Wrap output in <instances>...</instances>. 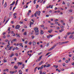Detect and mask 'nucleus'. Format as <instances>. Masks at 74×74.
Wrapping results in <instances>:
<instances>
[{
    "instance_id": "f257e3e1",
    "label": "nucleus",
    "mask_w": 74,
    "mask_h": 74,
    "mask_svg": "<svg viewBox=\"0 0 74 74\" xmlns=\"http://www.w3.org/2000/svg\"><path fill=\"white\" fill-rule=\"evenodd\" d=\"M35 34L36 36H38V29L37 28L35 29Z\"/></svg>"
},
{
    "instance_id": "f03ea898",
    "label": "nucleus",
    "mask_w": 74,
    "mask_h": 74,
    "mask_svg": "<svg viewBox=\"0 0 74 74\" xmlns=\"http://www.w3.org/2000/svg\"><path fill=\"white\" fill-rule=\"evenodd\" d=\"M69 42V41H66L65 42H59V45H62L63 44H66V43H68Z\"/></svg>"
},
{
    "instance_id": "7ed1b4c3",
    "label": "nucleus",
    "mask_w": 74,
    "mask_h": 74,
    "mask_svg": "<svg viewBox=\"0 0 74 74\" xmlns=\"http://www.w3.org/2000/svg\"><path fill=\"white\" fill-rule=\"evenodd\" d=\"M20 25H17L15 27V29H19V28H20Z\"/></svg>"
},
{
    "instance_id": "20e7f679",
    "label": "nucleus",
    "mask_w": 74,
    "mask_h": 74,
    "mask_svg": "<svg viewBox=\"0 0 74 74\" xmlns=\"http://www.w3.org/2000/svg\"><path fill=\"white\" fill-rule=\"evenodd\" d=\"M38 11H36L35 13L34 14V16H35V17H37V15H37V14H38Z\"/></svg>"
},
{
    "instance_id": "39448f33",
    "label": "nucleus",
    "mask_w": 74,
    "mask_h": 74,
    "mask_svg": "<svg viewBox=\"0 0 74 74\" xmlns=\"http://www.w3.org/2000/svg\"><path fill=\"white\" fill-rule=\"evenodd\" d=\"M17 64H18V65H22V64H23V63L22 62H18Z\"/></svg>"
},
{
    "instance_id": "423d86ee",
    "label": "nucleus",
    "mask_w": 74,
    "mask_h": 74,
    "mask_svg": "<svg viewBox=\"0 0 74 74\" xmlns=\"http://www.w3.org/2000/svg\"><path fill=\"white\" fill-rule=\"evenodd\" d=\"M15 3V1H13L12 3L10 5V6H11V5H13Z\"/></svg>"
},
{
    "instance_id": "0eeeda50",
    "label": "nucleus",
    "mask_w": 74,
    "mask_h": 74,
    "mask_svg": "<svg viewBox=\"0 0 74 74\" xmlns=\"http://www.w3.org/2000/svg\"><path fill=\"white\" fill-rule=\"evenodd\" d=\"M32 44L33 45H36V42L33 41L32 42Z\"/></svg>"
},
{
    "instance_id": "6e6552de",
    "label": "nucleus",
    "mask_w": 74,
    "mask_h": 74,
    "mask_svg": "<svg viewBox=\"0 0 74 74\" xmlns=\"http://www.w3.org/2000/svg\"><path fill=\"white\" fill-rule=\"evenodd\" d=\"M12 15V12H10L9 13V16H11Z\"/></svg>"
},
{
    "instance_id": "1a4fd4ad",
    "label": "nucleus",
    "mask_w": 74,
    "mask_h": 74,
    "mask_svg": "<svg viewBox=\"0 0 74 74\" xmlns=\"http://www.w3.org/2000/svg\"><path fill=\"white\" fill-rule=\"evenodd\" d=\"M40 34H44V32L42 31V30H40Z\"/></svg>"
},
{
    "instance_id": "9d476101",
    "label": "nucleus",
    "mask_w": 74,
    "mask_h": 74,
    "mask_svg": "<svg viewBox=\"0 0 74 74\" xmlns=\"http://www.w3.org/2000/svg\"><path fill=\"white\" fill-rule=\"evenodd\" d=\"M13 56H14V53H12L11 55H10V57H12Z\"/></svg>"
},
{
    "instance_id": "9b49d317",
    "label": "nucleus",
    "mask_w": 74,
    "mask_h": 74,
    "mask_svg": "<svg viewBox=\"0 0 74 74\" xmlns=\"http://www.w3.org/2000/svg\"><path fill=\"white\" fill-rule=\"evenodd\" d=\"M53 47H52L51 48H50V49H49L48 51H51V50H52V49H53Z\"/></svg>"
},
{
    "instance_id": "f8f14e48",
    "label": "nucleus",
    "mask_w": 74,
    "mask_h": 74,
    "mask_svg": "<svg viewBox=\"0 0 74 74\" xmlns=\"http://www.w3.org/2000/svg\"><path fill=\"white\" fill-rule=\"evenodd\" d=\"M31 12H32V11L30 10H29V12L27 13V15H29V14H30V13H31Z\"/></svg>"
},
{
    "instance_id": "ddd939ff",
    "label": "nucleus",
    "mask_w": 74,
    "mask_h": 74,
    "mask_svg": "<svg viewBox=\"0 0 74 74\" xmlns=\"http://www.w3.org/2000/svg\"><path fill=\"white\" fill-rule=\"evenodd\" d=\"M73 37V35H71L69 37V38H72Z\"/></svg>"
},
{
    "instance_id": "4468645a",
    "label": "nucleus",
    "mask_w": 74,
    "mask_h": 74,
    "mask_svg": "<svg viewBox=\"0 0 74 74\" xmlns=\"http://www.w3.org/2000/svg\"><path fill=\"white\" fill-rule=\"evenodd\" d=\"M22 65L23 67L21 68V69H23V68H24V67H25V64H23Z\"/></svg>"
},
{
    "instance_id": "2eb2a0df",
    "label": "nucleus",
    "mask_w": 74,
    "mask_h": 74,
    "mask_svg": "<svg viewBox=\"0 0 74 74\" xmlns=\"http://www.w3.org/2000/svg\"><path fill=\"white\" fill-rule=\"evenodd\" d=\"M12 48H13V47L12 46H11L10 47V48H9V50H11V49H12Z\"/></svg>"
},
{
    "instance_id": "dca6fc26",
    "label": "nucleus",
    "mask_w": 74,
    "mask_h": 74,
    "mask_svg": "<svg viewBox=\"0 0 74 74\" xmlns=\"http://www.w3.org/2000/svg\"><path fill=\"white\" fill-rule=\"evenodd\" d=\"M4 6H5L4 8H5V7H7V3L6 2L5 3Z\"/></svg>"
},
{
    "instance_id": "f3484780",
    "label": "nucleus",
    "mask_w": 74,
    "mask_h": 74,
    "mask_svg": "<svg viewBox=\"0 0 74 74\" xmlns=\"http://www.w3.org/2000/svg\"><path fill=\"white\" fill-rule=\"evenodd\" d=\"M50 66H51V65L48 64L47 65H46V67H50Z\"/></svg>"
},
{
    "instance_id": "a211bd4d",
    "label": "nucleus",
    "mask_w": 74,
    "mask_h": 74,
    "mask_svg": "<svg viewBox=\"0 0 74 74\" xmlns=\"http://www.w3.org/2000/svg\"><path fill=\"white\" fill-rule=\"evenodd\" d=\"M43 63V61H41L39 64V65H41Z\"/></svg>"
},
{
    "instance_id": "6ab92c4d",
    "label": "nucleus",
    "mask_w": 74,
    "mask_h": 74,
    "mask_svg": "<svg viewBox=\"0 0 74 74\" xmlns=\"http://www.w3.org/2000/svg\"><path fill=\"white\" fill-rule=\"evenodd\" d=\"M18 72L19 73H22V70H19L18 71Z\"/></svg>"
},
{
    "instance_id": "aec40b11",
    "label": "nucleus",
    "mask_w": 74,
    "mask_h": 74,
    "mask_svg": "<svg viewBox=\"0 0 74 74\" xmlns=\"http://www.w3.org/2000/svg\"><path fill=\"white\" fill-rule=\"evenodd\" d=\"M3 61L4 63H5V62H7V60H3Z\"/></svg>"
},
{
    "instance_id": "412c9836",
    "label": "nucleus",
    "mask_w": 74,
    "mask_h": 74,
    "mask_svg": "<svg viewBox=\"0 0 74 74\" xmlns=\"http://www.w3.org/2000/svg\"><path fill=\"white\" fill-rule=\"evenodd\" d=\"M10 73L11 74H14V72L13 71H10Z\"/></svg>"
},
{
    "instance_id": "4be33fe9",
    "label": "nucleus",
    "mask_w": 74,
    "mask_h": 74,
    "mask_svg": "<svg viewBox=\"0 0 74 74\" xmlns=\"http://www.w3.org/2000/svg\"><path fill=\"white\" fill-rule=\"evenodd\" d=\"M53 66L54 67H55L56 69H57V68L58 67V66H56V65H54Z\"/></svg>"
},
{
    "instance_id": "5701e85b",
    "label": "nucleus",
    "mask_w": 74,
    "mask_h": 74,
    "mask_svg": "<svg viewBox=\"0 0 74 74\" xmlns=\"http://www.w3.org/2000/svg\"><path fill=\"white\" fill-rule=\"evenodd\" d=\"M27 42H28V41H27V40H26L25 41V43L26 44H27Z\"/></svg>"
},
{
    "instance_id": "b1692460",
    "label": "nucleus",
    "mask_w": 74,
    "mask_h": 74,
    "mask_svg": "<svg viewBox=\"0 0 74 74\" xmlns=\"http://www.w3.org/2000/svg\"><path fill=\"white\" fill-rule=\"evenodd\" d=\"M71 33L70 32H69L68 33H67V35H68V36L69 35V34H70Z\"/></svg>"
},
{
    "instance_id": "393cba45",
    "label": "nucleus",
    "mask_w": 74,
    "mask_h": 74,
    "mask_svg": "<svg viewBox=\"0 0 74 74\" xmlns=\"http://www.w3.org/2000/svg\"><path fill=\"white\" fill-rule=\"evenodd\" d=\"M16 40H17V39H13V41H16Z\"/></svg>"
},
{
    "instance_id": "a878e982",
    "label": "nucleus",
    "mask_w": 74,
    "mask_h": 74,
    "mask_svg": "<svg viewBox=\"0 0 74 74\" xmlns=\"http://www.w3.org/2000/svg\"><path fill=\"white\" fill-rule=\"evenodd\" d=\"M51 30L48 31V32H49V33H51L52 32V30L51 29Z\"/></svg>"
},
{
    "instance_id": "bb28decb",
    "label": "nucleus",
    "mask_w": 74,
    "mask_h": 74,
    "mask_svg": "<svg viewBox=\"0 0 74 74\" xmlns=\"http://www.w3.org/2000/svg\"><path fill=\"white\" fill-rule=\"evenodd\" d=\"M69 12H73V10H71V9H70V10H69Z\"/></svg>"
},
{
    "instance_id": "cd10ccee",
    "label": "nucleus",
    "mask_w": 74,
    "mask_h": 74,
    "mask_svg": "<svg viewBox=\"0 0 74 74\" xmlns=\"http://www.w3.org/2000/svg\"><path fill=\"white\" fill-rule=\"evenodd\" d=\"M38 70H42V69H41V68L40 67H39L38 68Z\"/></svg>"
},
{
    "instance_id": "c85d7f7f",
    "label": "nucleus",
    "mask_w": 74,
    "mask_h": 74,
    "mask_svg": "<svg viewBox=\"0 0 74 74\" xmlns=\"http://www.w3.org/2000/svg\"><path fill=\"white\" fill-rule=\"evenodd\" d=\"M67 6L68 7H69V5H70V3L69 2H68L67 3Z\"/></svg>"
},
{
    "instance_id": "c756f323",
    "label": "nucleus",
    "mask_w": 74,
    "mask_h": 74,
    "mask_svg": "<svg viewBox=\"0 0 74 74\" xmlns=\"http://www.w3.org/2000/svg\"><path fill=\"white\" fill-rule=\"evenodd\" d=\"M32 39H33L34 38V37H35V36H32Z\"/></svg>"
},
{
    "instance_id": "7c9ffc66",
    "label": "nucleus",
    "mask_w": 74,
    "mask_h": 74,
    "mask_svg": "<svg viewBox=\"0 0 74 74\" xmlns=\"http://www.w3.org/2000/svg\"><path fill=\"white\" fill-rule=\"evenodd\" d=\"M16 35H17V37H19V38L20 37V36H19V35L18 34H16Z\"/></svg>"
},
{
    "instance_id": "2f4dec72",
    "label": "nucleus",
    "mask_w": 74,
    "mask_h": 74,
    "mask_svg": "<svg viewBox=\"0 0 74 74\" xmlns=\"http://www.w3.org/2000/svg\"><path fill=\"white\" fill-rule=\"evenodd\" d=\"M51 53V52H49L47 54H46V56H47V55H49V53Z\"/></svg>"
},
{
    "instance_id": "473e14b6",
    "label": "nucleus",
    "mask_w": 74,
    "mask_h": 74,
    "mask_svg": "<svg viewBox=\"0 0 74 74\" xmlns=\"http://www.w3.org/2000/svg\"><path fill=\"white\" fill-rule=\"evenodd\" d=\"M10 29H11V28L10 27H9L8 28V31H10Z\"/></svg>"
},
{
    "instance_id": "72a5a7b5",
    "label": "nucleus",
    "mask_w": 74,
    "mask_h": 74,
    "mask_svg": "<svg viewBox=\"0 0 74 74\" xmlns=\"http://www.w3.org/2000/svg\"><path fill=\"white\" fill-rule=\"evenodd\" d=\"M62 4H64V5H65L66 4V3H64V1H63Z\"/></svg>"
},
{
    "instance_id": "f704fd0d",
    "label": "nucleus",
    "mask_w": 74,
    "mask_h": 74,
    "mask_svg": "<svg viewBox=\"0 0 74 74\" xmlns=\"http://www.w3.org/2000/svg\"><path fill=\"white\" fill-rule=\"evenodd\" d=\"M5 70H6V71L8 72V71H9V70H8V69H6Z\"/></svg>"
},
{
    "instance_id": "c9c22d12",
    "label": "nucleus",
    "mask_w": 74,
    "mask_h": 74,
    "mask_svg": "<svg viewBox=\"0 0 74 74\" xmlns=\"http://www.w3.org/2000/svg\"><path fill=\"white\" fill-rule=\"evenodd\" d=\"M13 71L14 73H16V72H17V71L16 70V71Z\"/></svg>"
},
{
    "instance_id": "e433bc0d",
    "label": "nucleus",
    "mask_w": 74,
    "mask_h": 74,
    "mask_svg": "<svg viewBox=\"0 0 74 74\" xmlns=\"http://www.w3.org/2000/svg\"><path fill=\"white\" fill-rule=\"evenodd\" d=\"M39 73H40V74H42V70L40 71H39Z\"/></svg>"
},
{
    "instance_id": "4c0bfd02",
    "label": "nucleus",
    "mask_w": 74,
    "mask_h": 74,
    "mask_svg": "<svg viewBox=\"0 0 74 74\" xmlns=\"http://www.w3.org/2000/svg\"><path fill=\"white\" fill-rule=\"evenodd\" d=\"M7 47L8 48H10V45H7Z\"/></svg>"
},
{
    "instance_id": "58836bf2",
    "label": "nucleus",
    "mask_w": 74,
    "mask_h": 74,
    "mask_svg": "<svg viewBox=\"0 0 74 74\" xmlns=\"http://www.w3.org/2000/svg\"><path fill=\"white\" fill-rule=\"evenodd\" d=\"M8 45H10V40H8Z\"/></svg>"
},
{
    "instance_id": "ea45409f",
    "label": "nucleus",
    "mask_w": 74,
    "mask_h": 74,
    "mask_svg": "<svg viewBox=\"0 0 74 74\" xmlns=\"http://www.w3.org/2000/svg\"><path fill=\"white\" fill-rule=\"evenodd\" d=\"M33 22H30V24H31V25H33Z\"/></svg>"
},
{
    "instance_id": "a19ab883",
    "label": "nucleus",
    "mask_w": 74,
    "mask_h": 74,
    "mask_svg": "<svg viewBox=\"0 0 74 74\" xmlns=\"http://www.w3.org/2000/svg\"><path fill=\"white\" fill-rule=\"evenodd\" d=\"M38 5H36V8H38Z\"/></svg>"
},
{
    "instance_id": "79ce46f5",
    "label": "nucleus",
    "mask_w": 74,
    "mask_h": 74,
    "mask_svg": "<svg viewBox=\"0 0 74 74\" xmlns=\"http://www.w3.org/2000/svg\"><path fill=\"white\" fill-rule=\"evenodd\" d=\"M15 8H16V7H15L13 8V11H14V10H15Z\"/></svg>"
},
{
    "instance_id": "37998d69",
    "label": "nucleus",
    "mask_w": 74,
    "mask_h": 74,
    "mask_svg": "<svg viewBox=\"0 0 74 74\" xmlns=\"http://www.w3.org/2000/svg\"><path fill=\"white\" fill-rule=\"evenodd\" d=\"M36 0H34V1H33L34 4H36Z\"/></svg>"
},
{
    "instance_id": "c03bdc74",
    "label": "nucleus",
    "mask_w": 74,
    "mask_h": 74,
    "mask_svg": "<svg viewBox=\"0 0 74 74\" xmlns=\"http://www.w3.org/2000/svg\"><path fill=\"white\" fill-rule=\"evenodd\" d=\"M49 45V43H48L47 44V47H48Z\"/></svg>"
},
{
    "instance_id": "a18cd8bd",
    "label": "nucleus",
    "mask_w": 74,
    "mask_h": 74,
    "mask_svg": "<svg viewBox=\"0 0 74 74\" xmlns=\"http://www.w3.org/2000/svg\"><path fill=\"white\" fill-rule=\"evenodd\" d=\"M6 34V33L4 32L3 33V34L4 36Z\"/></svg>"
},
{
    "instance_id": "49530a36",
    "label": "nucleus",
    "mask_w": 74,
    "mask_h": 74,
    "mask_svg": "<svg viewBox=\"0 0 74 74\" xmlns=\"http://www.w3.org/2000/svg\"><path fill=\"white\" fill-rule=\"evenodd\" d=\"M19 23L21 24H23V22H21V21H20Z\"/></svg>"
},
{
    "instance_id": "de8ad7c7",
    "label": "nucleus",
    "mask_w": 74,
    "mask_h": 74,
    "mask_svg": "<svg viewBox=\"0 0 74 74\" xmlns=\"http://www.w3.org/2000/svg\"><path fill=\"white\" fill-rule=\"evenodd\" d=\"M14 68H15L16 69H18V67L16 66H14Z\"/></svg>"
},
{
    "instance_id": "09e8293b",
    "label": "nucleus",
    "mask_w": 74,
    "mask_h": 74,
    "mask_svg": "<svg viewBox=\"0 0 74 74\" xmlns=\"http://www.w3.org/2000/svg\"><path fill=\"white\" fill-rule=\"evenodd\" d=\"M15 49L16 50H17V49H19V48H18V47H16Z\"/></svg>"
},
{
    "instance_id": "8fccbe9b",
    "label": "nucleus",
    "mask_w": 74,
    "mask_h": 74,
    "mask_svg": "<svg viewBox=\"0 0 74 74\" xmlns=\"http://www.w3.org/2000/svg\"><path fill=\"white\" fill-rule=\"evenodd\" d=\"M13 15L14 16H15V15H16V13H14L13 14Z\"/></svg>"
},
{
    "instance_id": "3c124183",
    "label": "nucleus",
    "mask_w": 74,
    "mask_h": 74,
    "mask_svg": "<svg viewBox=\"0 0 74 74\" xmlns=\"http://www.w3.org/2000/svg\"><path fill=\"white\" fill-rule=\"evenodd\" d=\"M18 2H17L16 1L15 5H17V4H18Z\"/></svg>"
},
{
    "instance_id": "603ef678",
    "label": "nucleus",
    "mask_w": 74,
    "mask_h": 74,
    "mask_svg": "<svg viewBox=\"0 0 74 74\" xmlns=\"http://www.w3.org/2000/svg\"><path fill=\"white\" fill-rule=\"evenodd\" d=\"M20 46H22V43H20L19 44Z\"/></svg>"
},
{
    "instance_id": "864d4df0",
    "label": "nucleus",
    "mask_w": 74,
    "mask_h": 74,
    "mask_svg": "<svg viewBox=\"0 0 74 74\" xmlns=\"http://www.w3.org/2000/svg\"><path fill=\"white\" fill-rule=\"evenodd\" d=\"M21 40H22V41H23V42L25 41V39H24L21 38Z\"/></svg>"
},
{
    "instance_id": "5fc2aeb1",
    "label": "nucleus",
    "mask_w": 74,
    "mask_h": 74,
    "mask_svg": "<svg viewBox=\"0 0 74 74\" xmlns=\"http://www.w3.org/2000/svg\"><path fill=\"white\" fill-rule=\"evenodd\" d=\"M13 36H15V34L13 33L12 35Z\"/></svg>"
},
{
    "instance_id": "6e6d98bb",
    "label": "nucleus",
    "mask_w": 74,
    "mask_h": 74,
    "mask_svg": "<svg viewBox=\"0 0 74 74\" xmlns=\"http://www.w3.org/2000/svg\"><path fill=\"white\" fill-rule=\"evenodd\" d=\"M14 63H15V62H11V64H14Z\"/></svg>"
},
{
    "instance_id": "4d7b16f0",
    "label": "nucleus",
    "mask_w": 74,
    "mask_h": 74,
    "mask_svg": "<svg viewBox=\"0 0 74 74\" xmlns=\"http://www.w3.org/2000/svg\"><path fill=\"white\" fill-rule=\"evenodd\" d=\"M24 35H25V36H26V32H24Z\"/></svg>"
},
{
    "instance_id": "13d9d810",
    "label": "nucleus",
    "mask_w": 74,
    "mask_h": 74,
    "mask_svg": "<svg viewBox=\"0 0 74 74\" xmlns=\"http://www.w3.org/2000/svg\"><path fill=\"white\" fill-rule=\"evenodd\" d=\"M32 44V42H30L29 43V45H31Z\"/></svg>"
},
{
    "instance_id": "bf43d9fd",
    "label": "nucleus",
    "mask_w": 74,
    "mask_h": 74,
    "mask_svg": "<svg viewBox=\"0 0 74 74\" xmlns=\"http://www.w3.org/2000/svg\"><path fill=\"white\" fill-rule=\"evenodd\" d=\"M56 29H60V28L58 27H57Z\"/></svg>"
},
{
    "instance_id": "052dcab7",
    "label": "nucleus",
    "mask_w": 74,
    "mask_h": 74,
    "mask_svg": "<svg viewBox=\"0 0 74 74\" xmlns=\"http://www.w3.org/2000/svg\"><path fill=\"white\" fill-rule=\"evenodd\" d=\"M12 6H11L10 7V10H11L12 9Z\"/></svg>"
},
{
    "instance_id": "680f3d73",
    "label": "nucleus",
    "mask_w": 74,
    "mask_h": 74,
    "mask_svg": "<svg viewBox=\"0 0 74 74\" xmlns=\"http://www.w3.org/2000/svg\"><path fill=\"white\" fill-rule=\"evenodd\" d=\"M42 52H40L39 53H38V55H41V53H42Z\"/></svg>"
},
{
    "instance_id": "e2e57ef3",
    "label": "nucleus",
    "mask_w": 74,
    "mask_h": 74,
    "mask_svg": "<svg viewBox=\"0 0 74 74\" xmlns=\"http://www.w3.org/2000/svg\"><path fill=\"white\" fill-rule=\"evenodd\" d=\"M56 45H55L53 47V48H54L55 47H56Z\"/></svg>"
},
{
    "instance_id": "0e129e2a",
    "label": "nucleus",
    "mask_w": 74,
    "mask_h": 74,
    "mask_svg": "<svg viewBox=\"0 0 74 74\" xmlns=\"http://www.w3.org/2000/svg\"><path fill=\"white\" fill-rule=\"evenodd\" d=\"M60 70H61V71H64V69H60Z\"/></svg>"
},
{
    "instance_id": "69168bd1",
    "label": "nucleus",
    "mask_w": 74,
    "mask_h": 74,
    "mask_svg": "<svg viewBox=\"0 0 74 74\" xmlns=\"http://www.w3.org/2000/svg\"><path fill=\"white\" fill-rule=\"evenodd\" d=\"M42 58V56H41L39 57V59H41Z\"/></svg>"
},
{
    "instance_id": "338daca9",
    "label": "nucleus",
    "mask_w": 74,
    "mask_h": 74,
    "mask_svg": "<svg viewBox=\"0 0 74 74\" xmlns=\"http://www.w3.org/2000/svg\"><path fill=\"white\" fill-rule=\"evenodd\" d=\"M27 21V18H25V21Z\"/></svg>"
},
{
    "instance_id": "774afa93",
    "label": "nucleus",
    "mask_w": 74,
    "mask_h": 74,
    "mask_svg": "<svg viewBox=\"0 0 74 74\" xmlns=\"http://www.w3.org/2000/svg\"><path fill=\"white\" fill-rule=\"evenodd\" d=\"M53 25V23H50V25H51V26H52V25Z\"/></svg>"
}]
</instances>
